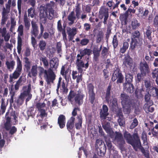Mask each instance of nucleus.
<instances>
[{
  "instance_id": "5",
  "label": "nucleus",
  "mask_w": 158,
  "mask_h": 158,
  "mask_svg": "<svg viewBox=\"0 0 158 158\" xmlns=\"http://www.w3.org/2000/svg\"><path fill=\"white\" fill-rule=\"evenodd\" d=\"M124 137L127 142L131 145L134 149H136V147L138 146L140 143V139L137 134H135L133 137L128 132L125 131L124 133Z\"/></svg>"
},
{
  "instance_id": "26",
  "label": "nucleus",
  "mask_w": 158,
  "mask_h": 158,
  "mask_svg": "<svg viewBox=\"0 0 158 158\" xmlns=\"http://www.w3.org/2000/svg\"><path fill=\"white\" fill-rule=\"evenodd\" d=\"M94 54L93 57V61L98 62L99 60V57L100 56V52L97 48H94L93 50Z\"/></svg>"
},
{
  "instance_id": "16",
  "label": "nucleus",
  "mask_w": 158,
  "mask_h": 158,
  "mask_svg": "<svg viewBox=\"0 0 158 158\" xmlns=\"http://www.w3.org/2000/svg\"><path fill=\"white\" fill-rule=\"evenodd\" d=\"M123 64L127 67L131 68L133 64V59L128 55H126L123 59Z\"/></svg>"
},
{
  "instance_id": "22",
  "label": "nucleus",
  "mask_w": 158,
  "mask_h": 158,
  "mask_svg": "<svg viewBox=\"0 0 158 158\" xmlns=\"http://www.w3.org/2000/svg\"><path fill=\"white\" fill-rule=\"evenodd\" d=\"M40 32L38 36L37 37V38L40 39L43 35V37L44 39H48L49 37V34L47 32H45L43 34L44 29V27L42 23H40Z\"/></svg>"
},
{
  "instance_id": "32",
  "label": "nucleus",
  "mask_w": 158,
  "mask_h": 158,
  "mask_svg": "<svg viewBox=\"0 0 158 158\" xmlns=\"http://www.w3.org/2000/svg\"><path fill=\"white\" fill-rule=\"evenodd\" d=\"M15 61L13 60L7 61L6 62L5 64L7 68L9 71H11L14 68L15 65Z\"/></svg>"
},
{
  "instance_id": "8",
  "label": "nucleus",
  "mask_w": 158,
  "mask_h": 158,
  "mask_svg": "<svg viewBox=\"0 0 158 158\" xmlns=\"http://www.w3.org/2000/svg\"><path fill=\"white\" fill-rule=\"evenodd\" d=\"M23 83L22 77L21 76L16 82L14 87L13 85H11L10 89V93L11 94V99L12 100H13V97L16 92L19 89V86L22 85Z\"/></svg>"
},
{
  "instance_id": "37",
  "label": "nucleus",
  "mask_w": 158,
  "mask_h": 158,
  "mask_svg": "<svg viewBox=\"0 0 158 158\" xmlns=\"http://www.w3.org/2000/svg\"><path fill=\"white\" fill-rule=\"evenodd\" d=\"M23 21L25 29L27 30H29V29L31 24L27 15H24Z\"/></svg>"
},
{
  "instance_id": "27",
  "label": "nucleus",
  "mask_w": 158,
  "mask_h": 158,
  "mask_svg": "<svg viewBox=\"0 0 158 158\" xmlns=\"http://www.w3.org/2000/svg\"><path fill=\"white\" fill-rule=\"evenodd\" d=\"M122 74L120 69L117 67H115L114 73H113L111 79L113 81H115L119 76Z\"/></svg>"
},
{
  "instance_id": "52",
  "label": "nucleus",
  "mask_w": 158,
  "mask_h": 158,
  "mask_svg": "<svg viewBox=\"0 0 158 158\" xmlns=\"http://www.w3.org/2000/svg\"><path fill=\"white\" fill-rule=\"evenodd\" d=\"M105 141L109 151L114 148V147H112L111 141L109 139H106Z\"/></svg>"
},
{
  "instance_id": "40",
  "label": "nucleus",
  "mask_w": 158,
  "mask_h": 158,
  "mask_svg": "<svg viewBox=\"0 0 158 158\" xmlns=\"http://www.w3.org/2000/svg\"><path fill=\"white\" fill-rule=\"evenodd\" d=\"M38 45L40 50L43 51L46 48V43L44 40H40L39 43Z\"/></svg>"
},
{
  "instance_id": "48",
  "label": "nucleus",
  "mask_w": 158,
  "mask_h": 158,
  "mask_svg": "<svg viewBox=\"0 0 158 158\" xmlns=\"http://www.w3.org/2000/svg\"><path fill=\"white\" fill-rule=\"evenodd\" d=\"M36 108L38 109V110H40L42 109H44L46 106V104L44 103H37L35 105Z\"/></svg>"
},
{
  "instance_id": "60",
  "label": "nucleus",
  "mask_w": 158,
  "mask_h": 158,
  "mask_svg": "<svg viewBox=\"0 0 158 158\" xmlns=\"http://www.w3.org/2000/svg\"><path fill=\"white\" fill-rule=\"evenodd\" d=\"M144 83L145 87L148 89V90L151 89L152 87L151 86V81L150 80H145Z\"/></svg>"
},
{
  "instance_id": "61",
  "label": "nucleus",
  "mask_w": 158,
  "mask_h": 158,
  "mask_svg": "<svg viewBox=\"0 0 158 158\" xmlns=\"http://www.w3.org/2000/svg\"><path fill=\"white\" fill-rule=\"evenodd\" d=\"M40 113V116L41 117H46L47 116V113L46 112V110L44 109L38 111Z\"/></svg>"
},
{
  "instance_id": "47",
  "label": "nucleus",
  "mask_w": 158,
  "mask_h": 158,
  "mask_svg": "<svg viewBox=\"0 0 158 158\" xmlns=\"http://www.w3.org/2000/svg\"><path fill=\"white\" fill-rule=\"evenodd\" d=\"M140 35L139 31L137 30L135 31L132 33L131 39L136 40L135 38H139Z\"/></svg>"
},
{
  "instance_id": "21",
  "label": "nucleus",
  "mask_w": 158,
  "mask_h": 158,
  "mask_svg": "<svg viewBox=\"0 0 158 158\" xmlns=\"http://www.w3.org/2000/svg\"><path fill=\"white\" fill-rule=\"evenodd\" d=\"M108 108L106 105H103L102 108L100 112V117L101 118L105 119L106 117L109 114Z\"/></svg>"
},
{
  "instance_id": "44",
  "label": "nucleus",
  "mask_w": 158,
  "mask_h": 158,
  "mask_svg": "<svg viewBox=\"0 0 158 158\" xmlns=\"http://www.w3.org/2000/svg\"><path fill=\"white\" fill-rule=\"evenodd\" d=\"M39 59L40 61L42 62L44 66L45 67H47L48 66V61L45 56H40V57Z\"/></svg>"
},
{
  "instance_id": "30",
  "label": "nucleus",
  "mask_w": 158,
  "mask_h": 158,
  "mask_svg": "<svg viewBox=\"0 0 158 158\" xmlns=\"http://www.w3.org/2000/svg\"><path fill=\"white\" fill-rule=\"evenodd\" d=\"M145 31L144 32L145 35L149 40L152 39L151 34L152 33V28L149 26H147L145 29Z\"/></svg>"
},
{
  "instance_id": "13",
  "label": "nucleus",
  "mask_w": 158,
  "mask_h": 158,
  "mask_svg": "<svg viewBox=\"0 0 158 158\" xmlns=\"http://www.w3.org/2000/svg\"><path fill=\"white\" fill-rule=\"evenodd\" d=\"M102 127L106 132L109 134L110 137L113 138L114 132L112 130L110 123L109 122H105L102 124Z\"/></svg>"
},
{
  "instance_id": "11",
  "label": "nucleus",
  "mask_w": 158,
  "mask_h": 158,
  "mask_svg": "<svg viewBox=\"0 0 158 158\" xmlns=\"http://www.w3.org/2000/svg\"><path fill=\"white\" fill-rule=\"evenodd\" d=\"M114 141L116 143L119 147H122L125 143V141L123 137L122 134L120 132L115 131L114 133Z\"/></svg>"
},
{
  "instance_id": "25",
  "label": "nucleus",
  "mask_w": 158,
  "mask_h": 158,
  "mask_svg": "<svg viewBox=\"0 0 158 158\" xmlns=\"http://www.w3.org/2000/svg\"><path fill=\"white\" fill-rule=\"evenodd\" d=\"M140 149L141 152L143 154L144 156L146 158H150L149 153L148 151H145L143 148L142 146L141 142L138 144V146L136 147V149H134L135 151H137L138 149Z\"/></svg>"
},
{
  "instance_id": "3",
  "label": "nucleus",
  "mask_w": 158,
  "mask_h": 158,
  "mask_svg": "<svg viewBox=\"0 0 158 158\" xmlns=\"http://www.w3.org/2000/svg\"><path fill=\"white\" fill-rule=\"evenodd\" d=\"M31 85L29 84L28 85H25L23 87L22 89L23 92L20 94L16 101L18 105H21L23 104L25 98L26 97H27L25 100L26 103L31 99L32 95L31 93Z\"/></svg>"
},
{
  "instance_id": "28",
  "label": "nucleus",
  "mask_w": 158,
  "mask_h": 158,
  "mask_svg": "<svg viewBox=\"0 0 158 158\" xmlns=\"http://www.w3.org/2000/svg\"><path fill=\"white\" fill-rule=\"evenodd\" d=\"M108 9L105 7H102L100 10L99 11V18L102 19L104 16L108 15Z\"/></svg>"
},
{
  "instance_id": "35",
  "label": "nucleus",
  "mask_w": 158,
  "mask_h": 158,
  "mask_svg": "<svg viewBox=\"0 0 158 158\" xmlns=\"http://www.w3.org/2000/svg\"><path fill=\"white\" fill-rule=\"evenodd\" d=\"M75 12L76 13V18L79 19L80 18V16L81 12V6L79 4H76L75 8Z\"/></svg>"
},
{
  "instance_id": "4",
  "label": "nucleus",
  "mask_w": 158,
  "mask_h": 158,
  "mask_svg": "<svg viewBox=\"0 0 158 158\" xmlns=\"http://www.w3.org/2000/svg\"><path fill=\"white\" fill-rule=\"evenodd\" d=\"M38 69L39 71L40 75L44 74V77L48 85H50L51 83H54L56 75L52 69L49 68L47 70L44 69L43 67L39 66Z\"/></svg>"
},
{
  "instance_id": "43",
  "label": "nucleus",
  "mask_w": 158,
  "mask_h": 158,
  "mask_svg": "<svg viewBox=\"0 0 158 158\" xmlns=\"http://www.w3.org/2000/svg\"><path fill=\"white\" fill-rule=\"evenodd\" d=\"M111 88V85H109L108 87L106 94V99L108 103H109V99H110Z\"/></svg>"
},
{
  "instance_id": "51",
  "label": "nucleus",
  "mask_w": 158,
  "mask_h": 158,
  "mask_svg": "<svg viewBox=\"0 0 158 158\" xmlns=\"http://www.w3.org/2000/svg\"><path fill=\"white\" fill-rule=\"evenodd\" d=\"M152 77L153 79L156 78V82L158 84V71H156V70L155 69L153 71L152 73Z\"/></svg>"
},
{
  "instance_id": "63",
  "label": "nucleus",
  "mask_w": 158,
  "mask_h": 158,
  "mask_svg": "<svg viewBox=\"0 0 158 158\" xmlns=\"http://www.w3.org/2000/svg\"><path fill=\"white\" fill-rule=\"evenodd\" d=\"M112 43L114 48H116L118 45V40L116 35L113 37Z\"/></svg>"
},
{
  "instance_id": "39",
  "label": "nucleus",
  "mask_w": 158,
  "mask_h": 158,
  "mask_svg": "<svg viewBox=\"0 0 158 158\" xmlns=\"http://www.w3.org/2000/svg\"><path fill=\"white\" fill-rule=\"evenodd\" d=\"M77 94H76L73 91L71 90L68 96V99L69 101L72 104L73 101V98L75 97Z\"/></svg>"
},
{
  "instance_id": "57",
  "label": "nucleus",
  "mask_w": 158,
  "mask_h": 158,
  "mask_svg": "<svg viewBox=\"0 0 158 158\" xmlns=\"http://www.w3.org/2000/svg\"><path fill=\"white\" fill-rule=\"evenodd\" d=\"M144 110L145 112L147 113H148L149 112H152L154 110V108L152 107L147 105L144 107Z\"/></svg>"
},
{
  "instance_id": "14",
  "label": "nucleus",
  "mask_w": 158,
  "mask_h": 158,
  "mask_svg": "<svg viewBox=\"0 0 158 158\" xmlns=\"http://www.w3.org/2000/svg\"><path fill=\"white\" fill-rule=\"evenodd\" d=\"M32 28L31 30V36L36 37L39 33L38 27L36 22L33 21H31Z\"/></svg>"
},
{
  "instance_id": "2",
  "label": "nucleus",
  "mask_w": 158,
  "mask_h": 158,
  "mask_svg": "<svg viewBox=\"0 0 158 158\" xmlns=\"http://www.w3.org/2000/svg\"><path fill=\"white\" fill-rule=\"evenodd\" d=\"M120 98L123 108V111L125 114H128L130 113L131 107L135 110L138 109L134 100L127 94H121Z\"/></svg>"
},
{
  "instance_id": "10",
  "label": "nucleus",
  "mask_w": 158,
  "mask_h": 158,
  "mask_svg": "<svg viewBox=\"0 0 158 158\" xmlns=\"http://www.w3.org/2000/svg\"><path fill=\"white\" fill-rule=\"evenodd\" d=\"M17 32H18V45L17 50L19 54H20L21 50L22 40L21 36H22L23 35V25L21 24L18 27Z\"/></svg>"
},
{
  "instance_id": "34",
  "label": "nucleus",
  "mask_w": 158,
  "mask_h": 158,
  "mask_svg": "<svg viewBox=\"0 0 158 158\" xmlns=\"http://www.w3.org/2000/svg\"><path fill=\"white\" fill-rule=\"evenodd\" d=\"M135 10L131 8H129L126 11L125 13L123 14L122 16H120V19H121L123 17V19L124 20H126L128 16V12H132L133 13H135Z\"/></svg>"
},
{
  "instance_id": "9",
  "label": "nucleus",
  "mask_w": 158,
  "mask_h": 158,
  "mask_svg": "<svg viewBox=\"0 0 158 158\" xmlns=\"http://www.w3.org/2000/svg\"><path fill=\"white\" fill-rule=\"evenodd\" d=\"M94 87L91 84H89L87 86V89L89 94V100L91 103L92 106L94 105L95 101V94L94 92Z\"/></svg>"
},
{
  "instance_id": "46",
  "label": "nucleus",
  "mask_w": 158,
  "mask_h": 158,
  "mask_svg": "<svg viewBox=\"0 0 158 158\" xmlns=\"http://www.w3.org/2000/svg\"><path fill=\"white\" fill-rule=\"evenodd\" d=\"M77 122L75 124V126L76 129H79L80 128L82 123L81 117L80 116H78L77 118Z\"/></svg>"
},
{
  "instance_id": "19",
  "label": "nucleus",
  "mask_w": 158,
  "mask_h": 158,
  "mask_svg": "<svg viewBox=\"0 0 158 158\" xmlns=\"http://www.w3.org/2000/svg\"><path fill=\"white\" fill-rule=\"evenodd\" d=\"M38 66L36 64L32 66L31 70L27 71V76L30 77H35L38 74Z\"/></svg>"
},
{
  "instance_id": "41",
  "label": "nucleus",
  "mask_w": 158,
  "mask_h": 158,
  "mask_svg": "<svg viewBox=\"0 0 158 158\" xmlns=\"http://www.w3.org/2000/svg\"><path fill=\"white\" fill-rule=\"evenodd\" d=\"M140 25V23L138 22V21L136 19H134L132 20L131 25L133 29L135 30L137 29Z\"/></svg>"
},
{
  "instance_id": "23",
  "label": "nucleus",
  "mask_w": 158,
  "mask_h": 158,
  "mask_svg": "<svg viewBox=\"0 0 158 158\" xmlns=\"http://www.w3.org/2000/svg\"><path fill=\"white\" fill-rule=\"evenodd\" d=\"M58 123L60 128H63L65 126V117L63 115H60L58 119Z\"/></svg>"
},
{
  "instance_id": "59",
  "label": "nucleus",
  "mask_w": 158,
  "mask_h": 158,
  "mask_svg": "<svg viewBox=\"0 0 158 158\" xmlns=\"http://www.w3.org/2000/svg\"><path fill=\"white\" fill-rule=\"evenodd\" d=\"M57 29L58 31L59 32H61L63 31L64 29H63L62 27V24L61 23V20H59L58 21L57 23Z\"/></svg>"
},
{
  "instance_id": "62",
  "label": "nucleus",
  "mask_w": 158,
  "mask_h": 158,
  "mask_svg": "<svg viewBox=\"0 0 158 158\" xmlns=\"http://www.w3.org/2000/svg\"><path fill=\"white\" fill-rule=\"evenodd\" d=\"M122 32L123 33H128L131 32V28L130 26L127 27L126 26L124 27L122 29Z\"/></svg>"
},
{
  "instance_id": "12",
  "label": "nucleus",
  "mask_w": 158,
  "mask_h": 158,
  "mask_svg": "<svg viewBox=\"0 0 158 158\" xmlns=\"http://www.w3.org/2000/svg\"><path fill=\"white\" fill-rule=\"evenodd\" d=\"M139 69L140 73L144 75H146L150 72V69L147 62L145 60L140 62Z\"/></svg>"
},
{
  "instance_id": "56",
  "label": "nucleus",
  "mask_w": 158,
  "mask_h": 158,
  "mask_svg": "<svg viewBox=\"0 0 158 158\" xmlns=\"http://www.w3.org/2000/svg\"><path fill=\"white\" fill-rule=\"evenodd\" d=\"M111 104V106L114 108L117 105V103L116 98L112 97V99H109V102Z\"/></svg>"
},
{
  "instance_id": "36",
  "label": "nucleus",
  "mask_w": 158,
  "mask_h": 158,
  "mask_svg": "<svg viewBox=\"0 0 158 158\" xmlns=\"http://www.w3.org/2000/svg\"><path fill=\"white\" fill-rule=\"evenodd\" d=\"M98 154L100 156H103L106 152V147L105 145H103L102 147L98 148Z\"/></svg>"
},
{
  "instance_id": "42",
  "label": "nucleus",
  "mask_w": 158,
  "mask_h": 158,
  "mask_svg": "<svg viewBox=\"0 0 158 158\" xmlns=\"http://www.w3.org/2000/svg\"><path fill=\"white\" fill-rule=\"evenodd\" d=\"M129 44L127 42H124L123 44L122 47L120 48V52L122 53H124L128 48Z\"/></svg>"
},
{
  "instance_id": "15",
  "label": "nucleus",
  "mask_w": 158,
  "mask_h": 158,
  "mask_svg": "<svg viewBox=\"0 0 158 158\" xmlns=\"http://www.w3.org/2000/svg\"><path fill=\"white\" fill-rule=\"evenodd\" d=\"M86 63L84 64L83 61L76 62V64L77 66V69L79 73H81L83 72L82 68H85V69H87L89 66V60H86Z\"/></svg>"
},
{
  "instance_id": "45",
  "label": "nucleus",
  "mask_w": 158,
  "mask_h": 158,
  "mask_svg": "<svg viewBox=\"0 0 158 158\" xmlns=\"http://www.w3.org/2000/svg\"><path fill=\"white\" fill-rule=\"evenodd\" d=\"M150 91L151 90L150 89L148 90V89H146V92L147 93L145 95L144 100L147 102H149L150 100L151 97V94H150Z\"/></svg>"
},
{
  "instance_id": "29",
  "label": "nucleus",
  "mask_w": 158,
  "mask_h": 158,
  "mask_svg": "<svg viewBox=\"0 0 158 158\" xmlns=\"http://www.w3.org/2000/svg\"><path fill=\"white\" fill-rule=\"evenodd\" d=\"M76 17L75 15L74 11H72L68 16V19L70 21L68 24L69 26L72 25L74 23V20L76 19Z\"/></svg>"
},
{
  "instance_id": "54",
  "label": "nucleus",
  "mask_w": 158,
  "mask_h": 158,
  "mask_svg": "<svg viewBox=\"0 0 158 158\" xmlns=\"http://www.w3.org/2000/svg\"><path fill=\"white\" fill-rule=\"evenodd\" d=\"M110 154L113 156V158H118V155L117 152L116 151L114 148L109 151Z\"/></svg>"
},
{
  "instance_id": "6",
  "label": "nucleus",
  "mask_w": 158,
  "mask_h": 158,
  "mask_svg": "<svg viewBox=\"0 0 158 158\" xmlns=\"http://www.w3.org/2000/svg\"><path fill=\"white\" fill-rule=\"evenodd\" d=\"M17 67L15 71L12 74L10 75L9 82L10 83L13 82L14 79H17L19 77L22 70L21 62L18 56L17 57Z\"/></svg>"
},
{
  "instance_id": "18",
  "label": "nucleus",
  "mask_w": 158,
  "mask_h": 158,
  "mask_svg": "<svg viewBox=\"0 0 158 158\" xmlns=\"http://www.w3.org/2000/svg\"><path fill=\"white\" fill-rule=\"evenodd\" d=\"M67 32L68 35L69 41L72 40L75 35L77 33V29L75 27L71 28L70 27H67Z\"/></svg>"
},
{
  "instance_id": "58",
  "label": "nucleus",
  "mask_w": 158,
  "mask_h": 158,
  "mask_svg": "<svg viewBox=\"0 0 158 158\" xmlns=\"http://www.w3.org/2000/svg\"><path fill=\"white\" fill-rule=\"evenodd\" d=\"M103 38V35L101 32H99L97 35L96 42L99 43Z\"/></svg>"
},
{
  "instance_id": "33",
  "label": "nucleus",
  "mask_w": 158,
  "mask_h": 158,
  "mask_svg": "<svg viewBox=\"0 0 158 158\" xmlns=\"http://www.w3.org/2000/svg\"><path fill=\"white\" fill-rule=\"evenodd\" d=\"M75 120V118L72 117L67 122L66 126L68 130L70 131L73 128Z\"/></svg>"
},
{
  "instance_id": "49",
  "label": "nucleus",
  "mask_w": 158,
  "mask_h": 158,
  "mask_svg": "<svg viewBox=\"0 0 158 158\" xmlns=\"http://www.w3.org/2000/svg\"><path fill=\"white\" fill-rule=\"evenodd\" d=\"M133 76L129 73H127L126 75L125 79L126 81L125 82L126 83H131L133 80Z\"/></svg>"
},
{
  "instance_id": "50",
  "label": "nucleus",
  "mask_w": 158,
  "mask_h": 158,
  "mask_svg": "<svg viewBox=\"0 0 158 158\" xmlns=\"http://www.w3.org/2000/svg\"><path fill=\"white\" fill-rule=\"evenodd\" d=\"M0 108V112L2 113V114H3L5 112L6 109V106L5 102L2 99L1 101Z\"/></svg>"
},
{
  "instance_id": "53",
  "label": "nucleus",
  "mask_w": 158,
  "mask_h": 158,
  "mask_svg": "<svg viewBox=\"0 0 158 158\" xmlns=\"http://www.w3.org/2000/svg\"><path fill=\"white\" fill-rule=\"evenodd\" d=\"M109 49L106 47H103L101 51L102 56L104 57L108 54Z\"/></svg>"
},
{
  "instance_id": "64",
  "label": "nucleus",
  "mask_w": 158,
  "mask_h": 158,
  "mask_svg": "<svg viewBox=\"0 0 158 158\" xmlns=\"http://www.w3.org/2000/svg\"><path fill=\"white\" fill-rule=\"evenodd\" d=\"M103 145H105L104 142L101 139H97L96 142V145L98 148L102 146Z\"/></svg>"
},
{
  "instance_id": "24",
  "label": "nucleus",
  "mask_w": 158,
  "mask_h": 158,
  "mask_svg": "<svg viewBox=\"0 0 158 158\" xmlns=\"http://www.w3.org/2000/svg\"><path fill=\"white\" fill-rule=\"evenodd\" d=\"M50 68L54 69H56L57 68L59 64V60L56 57L53 58L51 60H50L49 62Z\"/></svg>"
},
{
  "instance_id": "20",
  "label": "nucleus",
  "mask_w": 158,
  "mask_h": 158,
  "mask_svg": "<svg viewBox=\"0 0 158 158\" xmlns=\"http://www.w3.org/2000/svg\"><path fill=\"white\" fill-rule=\"evenodd\" d=\"M84 95L82 93H78L76 94L74 98L75 103L78 106L81 105L83 103V98Z\"/></svg>"
},
{
  "instance_id": "1",
  "label": "nucleus",
  "mask_w": 158,
  "mask_h": 158,
  "mask_svg": "<svg viewBox=\"0 0 158 158\" xmlns=\"http://www.w3.org/2000/svg\"><path fill=\"white\" fill-rule=\"evenodd\" d=\"M51 3H47L45 6H41L39 8V18L42 22L44 24L47 18L52 19L54 16V10L51 6Z\"/></svg>"
},
{
  "instance_id": "38",
  "label": "nucleus",
  "mask_w": 158,
  "mask_h": 158,
  "mask_svg": "<svg viewBox=\"0 0 158 158\" xmlns=\"http://www.w3.org/2000/svg\"><path fill=\"white\" fill-rule=\"evenodd\" d=\"M138 42L137 40L131 39L130 44V49L131 50H134L137 46Z\"/></svg>"
},
{
  "instance_id": "31",
  "label": "nucleus",
  "mask_w": 158,
  "mask_h": 158,
  "mask_svg": "<svg viewBox=\"0 0 158 158\" xmlns=\"http://www.w3.org/2000/svg\"><path fill=\"white\" fill-rule=\"evenodd\" d=\"M91 52L92 51L90 49L86 48L81 51L80 53L83 56L87 55L88 56H86L85 58L86 59V60H88L89 56L91 55Z\"/></svg>"
},
{
  "instance_id": "17",
  "label": "nucleus",
  "mask_w": 158,
  "mask_h": 158,
  "mask_svg": "<svg viewBox=\"0 0 158 158\" xmlns=\"http://www.w3.org/2000/svg\"><path fill=\"white\" fill-rule=\"evenodd\" d=\"M123 89L124 91L130 94L133 93L135 90L133 85L130 82H125L123 84Z\"/></svg>"
},
{
  "instance_id": "7",
  "label": "nucleus",
  "mask_w": 158,
  "mask_h": 158,
  "mask_svg": "<svg viewBox=\"0 0 158 158\" xmlns=\"http://www.w3.org/2000/svg\"><path fill=\"white\" fill-rule=\"evenodd\" d=\"M11 1L9 0L7 4L5 5V7L3 6L2 12V18L0 24L2 26L4 25L9 18L8 15L10 11V3Z\"/></svg>"
},
{
  "instance_id": "55",
  "label": "nucleus",
  "mask_w": 158,
  "mask_h": 158,
  "mask_svg": "<svg viewBox=\"0 0 158 158\" xmlns=\"http://www.w3.org/2000/svg\"><path fill=\"white\" fill-rule=\"evenodd\" d=\"M56 48L58 53L62 52V44L60 42H57L56 45Z\"/></svg>"
}]
</instances>
